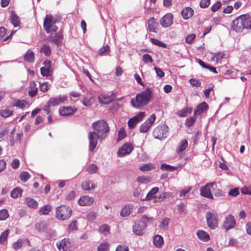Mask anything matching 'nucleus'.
I'll return each instance as SVG.
<instances>
[{
  "label": "nucleus",
  "instance_id": "1",
  "mask_svg": "<svg viewBox=\"0 0 251 251\" xmlns=\"http://www.w3.org/2000/svg\"><path fill=\"white\" fill-rule=\"evenodd\" d=\"M151 97V91L149 88H147L138 94L135 98L131 100L130 103L133 107L140 109L149 103Z\"/></svg>",
  "mask_w": 251,
  "mask_h": 251
},
{
  "label": "nucleus",
  "instance_id": "2",
  "mask_svg": "<svg viewBox=\"0 0 251 251\" xmlns=\"http://www.w3.org/2000/svg\"><path fill=\"white\" fill-rule=\"evenodd\" d=\"M92 128L96 132L98 139L100 142L106 139L109 131L108 125L104 120H100L93 123Z\"/></svg>",
  "mask_w": 251,
  "mask_h": 251
},
{
  "label": "nucleus",
  "instance_id": "3",
  "mask_svg": "<svg viewBox=\"0 0 251 251\" xmlns=\"http://www.w3.org/2000/svg\"><path fill=\"white\" fill-rule=\"evenodd\" d=\"M232 28L237 32L245 28H251V17L249 15H242L233 21Z\"/></svg>",
  "mask_w": 251,
  "mask_h": 251
},
{
  "label": "nucleus",
  "instance_id": "4",
  "mask_svg": "<svg viewBox=\"0 0 251 251\" xmlns=\"http://www.w3.org/2000/svg\"><path fill=\"white\" fill-rule=\"evenodd\" d=\"M56 22L57 20L52 15H46L44 20L43 26L47 33L52 34L57 31L58 27L55 25Z\"/></svg>",
  "mask_w": 251,
  "mask_h": 251
},
{
  "label": "nucleus",
  "instance_id": "5",
  "mask_svg": "<svg viewBox=\"0 0 251 251\" xmlns=\"http://www.w3.org/2000/svg\"><path fill=\"white\" fill-rule=\"evenodd\" d=\"M72 213V209L68 206L61 205L56 208V217L60 220L69 219Z\"/></svg>",
  "mask_w": 251,
  "mask_h": 251
},
{
  "label": "nucleus",
  "instance_id": "6",
  "mask_svg": "<svg viewBox=\"0 0 251 251\" xmlns=\"http://www.w3.org/2000/svg\"><path fill=\"white\" fill-rule=\"evenodd\" d=\"M168 127L167 125L162 124L155 127L153 131V135L155 138L162 140L167 137Z\"/></svg>",
  "mask_w": 251,
  "mask_h": 251
},
{
  "label": "nucleus",
  "instance_id": "7",
  "mask_svg": "<svg viewBox=\"0 0 251 251\" xmlns=\"http://www.w3.org/2000/svg\"><path fill=\"white\" fill-rule=\"evenodd\" d=\"M133 149L134 147L130 143L126 142L119 148L117 151V155L119 157H124L129 154Z\"/></svg>",
  "mask_w": 251,
  "mask_h": 251
},
{
  "label": "nucleus",
  "instance_id": "8",
  "mask_svg": "<svg viewBox=\"0 0 251 251\" xmlns=\"http://www.w3.org/2000/svg\"><path fill=\"white\" fill-rule=\"evenodd\" d=\"M155 119L156 117L155 114H152L151 115H150L149 118L140 126V132L141 133L147 132L149 131L150 127L153 124Z\"/></svg>",
  "mask_w": 251,
  "mask_h": 251
},
{
  "label": "nucleus",
  "instance_id": "9",
  "mask_svg": "<svg viewBox=\"0 0 251 251\" xmlns=\"http://www.w3.org/2000/svg\"><path fill=\"white\" fill-rule=\"evenodd\" d=\"M207 225L211 229L218 226V216L216 213L208 212L206 215Z\"/></svg>",
  "mask_w": 251,
  "mask_h": 251
},
{
  "label": "nucleus",
  "instance_id": "10",
  "mask_svg": "<svg viewBox=\"0 0 251 251\" xmlns=\"http://www.w3.org/2000/svg\"><path fill=\"white\" fill-rule=\"evenodd\" d=\"M216 183L215 182H211L207 183L205 186H203L201 188V195L202 197L210 199L213 200L214 197L211 193L210 187L215 185Z\"/></svg>",
  "mask_w": 251,
  "mask_h": 251
},
{
  "label": "nucleus",
  "instance_id": "11",
  "mask_svg": "<svg viewBox=\"0 0 251 251\" xmlns=\"http://www.w3.org/2000/svg\"><path fill=\"white\" fill-rule=\"evenodd\" d=\"M89 150L92 151L96 148L98 144V137L96 132L91 131L88 133Z\"/></svg>",
  "mask_w": 251,
  "mask_h": 251
},
{
  "label": "nucleus",
  "instance_id": "12",
  "mask_svg": "<svg viewBox=\"0 0 251 251\" xmlns=\"http://www.w3.org/2000/svg\"><path fill=\"white\" fill-rule=\"evenodd\" d=\"M236 225V220L234 217L231 214H228L225 218V222L223 224V227L228 230L230 229L234 228Z\"/></svg>",
  "mask_w": 251,
  "mask_h": 251
},
{
  "label": "nucleus",
  "instance_id": "13",
  "mask_svg": "<svg viewBox=\"0 0 251 251\" xmlns=\"http://www.w3.org/2000/svg\"><path fill=\"white\" fill-rule=\"evenodd\" d=\"M173 22V16L171 13H167L160 20V24L164 27H168L172 25Z\"/></svg>",
  "mask_w": 251,
  "mask_h": 251
},
{
  "label": "nucleus",
  "instance_id": "14",
  "mask_svg": "<svg viewBox=\"0 0 251 251\" xmlns=\"http://www.w3.org/2000/svg\"><path fill=\"white\" fill-rule=\"evenodd\" d=\"M51 61L46 60L44 62V67L41 68V74L43 76H49L51 75L52 70L51 69Z\"/></svg>",
  "mask_w": 251,
  "mask_h": 251
},
{
  "label": "nucleus",
  "instance_id": "15",
  "mask_svg": "<svg viewBox=\"0 0 251 251\" xmlns=\"http://www.w3.org/2000/svg\"><path fill=\"white\" fill-rule=\"evenodd\" d=\"M67 96L60 95L56 97H51L49 100V104H52L53 106L61 104L67 100Z\"/></svg>",
  "mask_w": 251,
  "mask_h": 251
},
{
  "label": "nucleus",
  "instance_id": "16",
  "mask_svg": "<svg viewBox=\"0 0 251 251\" xmlns=\"http://www.w3.org/2000/svg\"><path fill=\"white\" fill-rule=\"evenodd\" d=\"M63 39V35L60 32L56 33L54 35L51 34L48 38V41L55 44L57 46H59L61 43Z\"/></svg>",
  "mask_w": 251,
  "mask_h": 251
},
{
  "label": "nucleus",
  "instance_id": "17",
  "mask_svg": "<svg viewBox=\"0 0 251 251\" xmlns=\"http://www.w3.org/2000/svg\"><path fill=\"white\" fill-rule=\"evenodd\" d=\"M146 225L140 223H135L132 226L133 232L137 235L141 236L142 235L146 229Z\"/></svg>",
  "mask_w": 251,
  "mask_h": 251
},
{
  "label": "nucleus",
  "instance_id": "18",
  "mask_svg": "<svg viewBox=\"0 0 251 251\" xmlns=\"http://www.w3.org/2000/svg\"><path fill=\"white\" fill-rule=\"evenodd\" d=\"M76 110V109L73 108L72 107L64 106L59 108V113L61 116H68L74 114Z\"/></svg>",
  "mask_w": 251,
  "mask_h": 251
},
{
  "label": "nucleus",
  "instance_id": "19",
  "mask_svg": "<svg viewBox=\"0 0 251 251\" xmlns=\"http://www.w3.org/2000/svg\"><path fill=\"white\" fill-rule=\"evenodd\" d=\"M115 98V95L113 93L107 96L103 95L99 97V102L101 104H108L113 101Z\"/></svg>",
  "mask_w": 251,
  "mask_h": 251
},
{
  "label": "nucleus",
  "instance_id": "20",
  "mask_svg": "<svg viewBox=\"0 0 251 251\" xmlns=\"http://www.w3.org/2000/svg\"><path fill=\"white\" fill-rule=\"evenodd\" d=\"M94 201V199L88 196H81L78 201V204L81 206H89L92 204Z\"/></svg>",
  "mask_w": 251,
  "mask_h": 251
},
{
  "label": "nucleus",
  "instance_id": "21",
  "mask_svg": "<svg viewBox=\"0 0 251 251\" xmlns=\"http://www.w3.org/2000/svg\"><path fill=\"white\" fill-rule=\"evenodd\" d=\"M69 239H63L61 242L56 243L57 248L59 250H62L63 251H69L70 243Z\"/></svg>",
  "mask_w": 251,
  "mask_h": 251
},
{
  "label": "nucleus",
  "instance_id": "22",
  "mask_svg": "<svg viewBox=\"0 0 251 251\" xmlns=\"http://www.w3.org/2000/svg\"><path fill=\"white\" fill-rule=\"evenodd\" d=\"M133 207V206L132 204L124 206L121 211L120 216L122 217L129 216L132 212Z\"/></svg>",
  "mask_w": 251,
  "mask_h": 251
},
{
  "label": "nucleus",
  "instance_id": "23",
  "mask_svg": "<svg viewBox=\"0 0 251 251\" xmlns=\"http://www.w3.org/2000/svg\"><path fill=\"white\" fill-rule=\"evenodd\" d=\"M208 106L205 102H202L198 105L197 109L194 111V115H200L203 113L208 109Z\"/></svg>",
  "mask_w": 251,
  "mask_h": 251
},
{
  "label": "nucleus",
  "instance_id": "24",
  "mask_svg": "<svg viewBox=\"0 0 251 251\" xmlns=\"http://www.w3.org/2000/svg\"><path fill=\"white\" fill-rule=\"evenodd\" d=\"M159 188L157 187L152 188L147 194L146 198L142 201H150L152 199L155 198L156 194L159 191Z\"/></svg>",
  "mask_w": 251,
  "mask_h": 251
},
{
  "label": "nucleus",
  "instance_id": "25",
  "mask_svg": "<svg viewBox=\"0 0 251 251\" xmlns=\"http://www.w3.org/2000/svg\"><path fill=\"white\" fill-rule=\"evenodd\" d=\"M194 11L190 7H186L181 11V15L183 19L187 20L191 18L193 14Z\"/></svg>",
  "mask_w": 251,
  "mask_h": 251
},
{
  "label": "nucleus",
  "instance_id": "26",
  "mask_svg": "<svg viewBox=\"0 0 251 251\" xmlns=\"http://www.w3.org/2000/svg\"><path fill=\"white\" fill-rule=\"evenodd\" d=\"M82 189L87 191L93 190L95 188L96 185L90 180L83 181L81 185Z\"/></svg>",
  "mask_w": 251,
  "mask_h": 251
},
{
  "label": "nucleus",
  "instance_id": "27",
  "mask_svg": "<svg viewBox=\"0 0 251 251\" xmlns=\"http://www.w3.org/2000/svg\"><path fill=\"white\" fill-rule=\"evenodd\" d=\"M153 242L156 247L161 248L164 243L163 238L160 235H156L153 237Z\"/></svg>",
  "mask_w": 251,
  "mask_h": 251
},
{
  "label": "nucleus",
  "instance_id": "28",
  "mask_svg": "<svg viewBox=\"0 0 251 251\" xmlns=\"http://www.w3.org/2000/svg\"><path fill=\"white\" fill-rule=\"evenodd\" d=\"M197 235L200 240L204 242L208 241L210 239L209 234L203 230H198Z\"/></svg>",
  "mask_w": 251,
  "mask_h": 251
},
{
  "label": "nucleus",
  "instance_id": "29",
  "mask_svg": "<svg viewBox=\"0 0 251 251\" xmlns=\"http://www.w3.org/2000/svg\"><path fill=\"white\" fill-rule=\"evenodd\" d=\"M148 27L150 31L152 32H156L157 23L154 18H151L148 21Z\"/></svg>",
  "mask_w": 251,
  "mask_h": 251
},
{
  "label": "nucleus",
  "instance_id": "30",
  "mask_svg": "<svg viewBox=\"0 0 251 251\" xmlns=\"http://www.w3.org/2000/svg\"><path fill=\"white\" fill-rule=\"evenodd\" d=\"M188 147V142L186 140H182L180 141L178 146L176 148V151L179 153L184 151Z\"/></svg>",
  "mask_w": 251,
  "mask_h": 251
},
{
  "label": "nucleus",
  "instance_id": "31",
  "mask_svg": "<svg viewBox=\"0 0 251 251\" xmlns=\"http://www.w3.org/2000/svg\"><path fill=\"white\" fill-rule=\"evenodd\" d=\"M10 22L11 24L17 27L20 25V20L19 17L16 15L13 11L10 14Z\"/></svg>",
  "mask_w": 251,
  "mask_h": 251
},
{
  "label": "nucleus",
  "instance_id": "32",
  "mask_svg": "<svg viewBox=\"0 0 251 251\" xmlns=\"http://www.w3.org/2000/svg\"><path fill=\"white\" fill-rule=\"evenodd\" d=\"M29 88L30 89L28 91L29 95L32 97L36 95L38 89L36 87V84L35 82H30Z\"/></svg>",
  "mask_w": 251,
  "mask_h": 251
},
{
  "label": "nucleus",
  "instance_id": "33",
  "mask_svg": "<svg viewBox=\"0 0 251 251\" xmlns=\"http://www.w3.org/2000/svg\"><path fill=\"white\" fill-rule=\"evenodd\" d=\"M24 59L28 62H33L34 61V53L30 50H28L24 55Z\"/></svg>",
  "mask_w": 251,
  "mask_h": 251
},
{
  "label": "nucleus",
  "instance_id": "34",
  "mask_svg": "<svg viewBox=\"0 0 251 251\" xmlns=\"http://www.w3.org/2000/svg\"><path fill=\"white\" fill-rule=\"evenodd\" d=\"M153 219L151 217H149L146 215H144L142 216L140 219V222L141 224L146 225V227L148 226V224L152 223Z\"/></svg>",
  "mask_w": 251,
  "mask_h": 251
},
{
  "label": "nucleus",
  "instance_id": "35",
  "mask_svg": "<svg viewBox=\"0 0 251 251\" xmlns=\"http://www.w3.org/2000/svg\"><path fill=\"white\" fill-rule=\"evenodd\" d=\"M146 113L145 112H140L138 114L136 115L133 118L130 119V123L132 121H135L137 124L141 121L145 117Z\"/></svg>",
  "mask_w": 251,
  "mask_h": 251
},
{
  "label": "nucleus",
  "instance_id": "36",
  "mask_svg": "<svg viewBox=\"0 0 251 251\" xmlns=\"http://www.w3.org/2000/svg\"><path fill=\"white\" fill-rule=\"evenodd\" d=\"M40 52L44 53L46 56H49L51 53V49L50 45L48 44H44L42 46Z\"/></svg>",
  "mask_w": 251,
  "mask_h": 251
},
{
  "label": "nucleus",
  "instance_id": "37",
  "mask_svg": "<svg viewBox=\"0 0 251 251\" xmlns=\"http://www.w3.org/2000/svg\"><path fill=\"white\" fill-rule=\"evenodd\" d=\"M25 201L27 205L32 208H36L38 206V203L34 199L30 198H27Z\"/></svg>",
  "mask_w": 251,
  "mask_h": 251
},
{
  "label": "nucleus",
  "instance_id": "38",
  "mask_svg": "<svg viewBox=\"0 0 251 251\" xmlns=\"http://www.w3.org/2000/svg\"><path fill=\"white\" fill-rule=\"evenodd\" d=\"M23 190L20 187H16L11 192V197L12 198L16 199L20 196H21Z\"/></svg>",
  "mask_w": 251,
  "mask_h": 251
},
{
  "label": "nucleus",
  "instance_id": "39",
  "mask_svg": "<svg viewBox=\"0 0 251 251\" xmlns=\"http://www.w3.org/2000/svg\"><path fill=\"white\" fill-rule=\"evenodd\" d=\"M154 168V165L151 163H147L139 167V170L142 172L149 171Z\"/></svg>",
  "mask_w": 251,
  "mask_h": 251
},
{
  "label": "nucleus",
  "instance_id": "40",
  "mask_svg": "<svg viewBox=\"0 0 251 251\" xmlns=\"http://www.w3.org/2000/svg\"><path fill=\"white\" fill-rule=\"evenodd\" d=\"M51 206L50 205H46L41 207L39 210L40 214L47 215L49 213L51 210Z\"/></svg>",
  "mask_w": 251,
  "mask_h": 251
},
{
  "label": "nucleus",
  "instance_id": "41",
  "mask_svg": "<svg viewBox=\"0 0 251 251\" xmlns=\"http://www.w3.org/2000/svg\"><path fill=\"white\" fill-rule=\"evenodd\" d=\"M126 136V134L125 128L121 127L118 131V135L117 139V142H120Z\"/></svg>",
  "mask_w": 251,
  "mask_h": 251
},
{
  "label": "nucleus",
  "instance_id": "42",
  "mask_svg": "<svg viewBox=\"0 0 251 251\" xmlns=\"http://www.w3.org/2000/svg\"><path fill=\"white\" fill-rule=\"evenodd\" d=\"M176 167L171 166L166 164H162L160 166V169L162 171H169L172 172L176 170Z\"/></svg>",
  "mask_w": 251,
  "mask_h": 251
},
{
  "label": "nucleus",
  "instance_id": "43",
  "mask_svg": "<svg viewBox=\"0 0 251 251\" xmlns=\"http://www.w3.org/2000/svg\"><path fill=\"white\" fill-rule=\"evenodd\" d=\"M225 54L223 52H219L214 54L212 60L216 61L217 63L220 62L221 60L223 58Z\"/></svg>",
  "mask_w": 251,
  "mask_h": 251
},
{
  "label": "nucleus",
  "instance_id": "44",
  "mask_svg": "<svg viewBox=\"0 0 251 251\" xmlns=\"http://www.w3.org/2000/svg\"><path fill=\"white\" fill-rule=\"evenodd\" d=\"M9 232L10 230L9 229H6L1 233L0 236V244H3L5 242L8 237Z\"/></svg>",
  "mask_w": 251,
  "mask_h": 251
},
{
  "label": "nucleus",
  "instance_id": "45",
  "mask_svg": "<svg viewBox=\"0 0 251 251\" xmlns=\"http://www.w3.org/2000/svg\"><path fill=\"white\" fill-rule=\"evenodd\" d=\"M36 228L40 232L44 231L47 228V224L45 221H42L36 225Z\"/></svg>",
  "mask_w": 251,
  "mask_h": 251
},
{
  "label": "nucleus",
  "instance_id": "46",
  "mask_svg": "<svg viewBox=\"0 0 251 251\" xmlns=\"http://www.w3.org/2000/svg\"><path fill=\"white\" fill-rule=\"evenodd\" d=\"M99 231L104 235H107L109 233V226L106 224L102 225L100 227Z\"/></svg>",
  "mask_w": 251,
  "mask_h": 251
},
{
  "label": "nucleus",
  "instance_id": "47",
  "mask_svg": "<svg viewBox=\"0 0 251 251\" xmlns=\"http://www.w3.org/2000/svg\"><path fill=\"white\" fill-rule=\"evenodd\" d=\"M9 216L8 210L6 209H2L0 210V220H6Z\"/></svg>",
  "mask_w": 251,
  "mask_h": 251
},
{
  "label": "nucleus",
  "instance_id": "48",
  "mask_svg": "<svg viewBox=\"0 0 251 251\" xmlns=\"http://www.w3.org/2000/svg\"><path fill=\"white\" fill-rule=\"evenodd\" d=\"M98 170L97 166L94 164H92L88 166L86 171L90 174H95L97 172Z\"/></svg>",
  "mask_w": 251,
  "mask_h": 251
},
{
  "label": "nucleus",
  "instance_id": "49",
  "mask_svg": "<svg viewBox=\"0 0 251 251\" xmlns=\"http://www.w3.org/2000/svg\"><path fill=\"white\" fill-rule=\"evenodd\" d=\"M109 244L107 242H104L100 244L98 247V251H108Z\"/></svg>",
  "mask_w": 251,
  "mask_h": 251
},
{
  "label": "nucleus",
  "instance_id": "50",
  "mask_svg": "<svg viewBox=\"0 0 251 251\" xmlns=\"http://www.w3.org/2000/svg\"><path fill=\"white\" fill-rule=\"evenodd\" d=\"M20 179L23 182H26L30 177V175L27 172H22L20 175Z\"/></svg>",
  "mask_w": 251,
  "mask_h": 251
},
{
  "label": "nucleus",
  "instance_id": "51",
  "mask_svg": "<svg viewBox=\"0 0 251 251\" xmlns=\"http://www.w3.org/2000/svg\"><path fill=\"white\" fill-rule=\"evenodd\" d=\"M151 178L149 176H143L137 178V181L142 183H146L150 182Z\"/></svg>",
  "mask_w": 251,
  "mask_h": 251
},
{
  "label": "nucleus",
  "instance_id": "52",
  "mask_svg": "<svg viewBox=\"0 0 251 251\" xmlns=\"http://www.w3.org/2000/svg\"><path fill=\"white\" fill-rule=\"evenodd\" d=\"M151 42L154 45H155L159 47H163L164 48H167V45L166 44L159 41L157 39L151 38Z\"/></svg>",
  "mask_w": 251,
  "mask_h": 251
},
{
  "label": "nucleus",
  "instance_id": "53",
  "mask_svg": "<svg viewBox=\"0 0 251 251\" xmlns=\"http://www.w3.org/2000/svg\"><path fill=\"white\" fill-rule=\"evenodd\" d=\"M169 223V219L165 218L163 219L160 224V227L164 230H166L168 227Z\"/></svg>",
  "mask_w": 251,
  "mask_h": 251
},
{
  "label": "nucleus",
  "instance_id": "54",
  "mask_svg": "<svg viewBox=\"0 0 251 251\" xmlns=\"http://www.w3.org/2000/svg\"><path fill=\"white\" fill-rule=\"evenodd\" d=\"M170 197L171 193L168 192H165L162 193L157 198L159 201H162L164 199L169 198Z\"/></svg>",
  "mask_w": 251,
  "mask_h": 251
},
{
  "label": "nucleus",
  "instance_id": "55",
  "mask_svg": "<svg viewBox=\"0 0 251 251\" xmlns=\"http://www.w3.org/2000/svg\"><path fill=\"white\" fill-rule=\"evenodd\" d=\"M110 50V48L109 46L106 45L101 48L98 51L99 54L100 55H103L105 53L109 52Z\"/></svg>",
  "mask_w": 251,
  "mask_h": 251
},
{
  "label": "nucleus",
  "instance_id": "56",
  "mask_svg": "<svg viewBox=\"0 0 251 251\" xmlns=\"http://www.w3.org/2000/svg\"><path fill=\"white\" fill-rule=\"evenodd\" d=\"M26 104V102L24 100H18L13 104V105L20 108H23L25 106Z\"/></svg>",
  "mask_w": 251,
  "mask_h": 251
},
{
  "label": "nucleus",
  "instance_id": "57",
  "mask_svg": "<svg viewBox=\"0 0 251 251\" xmlns=\"http://www.w3.org/2000/svg\"><path fill=\"white\" fill-rule=\"evenodd\" d=\"M50 88V85L48 84V82H43L41 83L40 85V90L43 92H45L49 90Z\"/></svg>",
  "mask_w": 251,
  "mask_h": 251
},
{
  "label": "nucleus",
  "instance_id": "58",
  "mask_svg": "<svg viewBox=\"0 0 251 251\" xmlns=\"http://www.w3.org/2000/svg\"><path fill=\"white\" fill-rule=\"evenodd\" d=\"M142 60L145 63L149 62L151 63L153 62V59L151 56L148 54H145L143 55Z\"/></svg>",
  "mask_w": 251,
  "mask_h": 251
},
{
  "label": "nucleus",
  "instance_id": "59",
  "mask_svg": "<svg viewBox=\"0 0 251 251\" xmlns=\"http://www.w3.org/2000/svg\"><path fill=\"white\" fill-rule=\"evenodd\" d=\"M239 194V189L238 188H234L230 190L228 194L231 197H236Z\"/></svg>",
  "mask_w": 251,
  "mask_h": 251
},
{
  "label": "nucleus",
  "instance_id": "60",
  "mask_svg": "<svg viewBox=\"0 0 251 251\" xmlns=\"http://www.w3.org/2000/svg\"><path fill=\"white\" fill-rule=\"evenodd\" d=\"M23 246V242L22 239H19L17 241L14 243L12 247L16 250L20 249Z\"/></svg>",
  "mask_w": 251,
  "mask_h": 251
},
{
  "label": "nucleus",
  "instance_id": "61",
  "mask_svg": "<svg viewBox=\"0 0 251 251\" xmlns=\"http://www.w3.org/2000/svg\"><path fill=\"white\" fill-rule=\"evenodd\" d=\"M12 111L9 109H4L1 111L0 115L4 118L8 117L11 115Z\"/></svg>",
  "mask_w": 251,
  "mask_h": 251
},
{
  "label": "nucleus",
  "instance_id": "62",
  "mask_svg": "<svg viewBox=\"0 0 251 251\" xmlns=\"http://www.w3.org/2000/svg\"><path fill=\"white\" fill-rule=\"evenodd\" d=\"M195 118L194 116L191 117L186 120L185 125L188 127L191 126L195 121Z\"/></svg>",
  "mask_w": 251,
  "mask_h": 251
},
{
  "label": "nucleus",
  "instance_id": "63",
  "mask_svg": "<svg viewBox=\"0 0 251 251\" xmlns=\"http://www.w3.org/2000/svg\"><path fill=\"white\" fill-rule=\"evenodd\" d=\"M221 2L218 1L211 7V10L212 12H216L221 7Z\"/></svg>",
  "mask_w": 251,
  "mask_h": 251
},
{
  "label": "nucleus",
  "instance_id": "64",
  "mask_svg": "<svg viewBox=\"0 0 251 251\" xmlns=\"http://www.w3.org/2000/svg\"><path fill=\"white\" fill-rule=\"evenodd\" d=\"M241 192L243 194L251 195V185L245 186L241 189Z\"/></svg>",
  "mask_w": 251,
  "mask_h": 251
}]
</instances>
